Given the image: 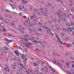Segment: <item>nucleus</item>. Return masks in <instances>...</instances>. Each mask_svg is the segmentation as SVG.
I'll return each instance as SVG.
<instances>
[{
    "label": "nucleus",
    "mask_w": 74,
    "mask_h": 74,
    "mask_svg": "<svg viewBox=\"0 0 74 74\" xmlns=\"http://www.w3.org/2000/svg\"><path fill=\"white\" fill-rule=\"evenodd\" d=\"M32 25H34L35 26H36V25H37V24H36V23H34V22H33V21H32Z\"/></svg>",
    "instance_id": "4468645a"
},
{
    "label": "nucleus",
    "mask_w": 74,
    "mask_h": 74,
    "mask_svg": "<svg viewBox=\"0 0 74 74\" xmlns=\"http://www.w3.org/2000/svg\"><path fill=\"white\" fill-rule=\"evenodd\" d=\"M66 25L67 26H68V27H69V24H66Z\"/></svg>",
    "instance_id": "69168bd1"
},
{
    "label": "nucleus",
    "mask_w": 74,
    "mask_h": 74,
    "mask_svg": "<svg viewBox=\"0 0 74 74\" xmlns=\"http://www.w3.org/2000/svg\"><path fill=\"white\" fill-rule=\"evenodd\" d=\"M17 48L18 49H22V48H21L20 47H17Z\"/></svg>",
    "instance_id": "473e14b6"
},
{
    "label": "nucleus",
    "mask_w": 74,
    "mask_h": 74,
    "mask_svg": "<svg viewBox=\"0 0 74 74\" xmlns=\"http://www.w3.org/2000/svg\"><path fill=\"white\" fill-rule=\"evenodd\" d=\"M41 70L42 71H44V69L43 68H42L41 69Z\"/></svg>",
    "instance_id": "603ef678"
},
{
    "label": "nucleus",
    "mask_w": 74,
    "mask_h": 74,
    "mask_svg": "<svg viewBox=\"0 0 74 74\" xmlns=\"http://www.w3.org/2000/svg\"><path fill=\"white\" fill-rule=\"evenodd\" d=\"M53 22H54V23H56V20L55 19H54L53 20Z\"/></svg>",
    "instance_id": "8fccbe9b"
},
{
    "label": "nucleus",
    "mask_w": 74,
    "mask_h": 74,
    "mask_svg": "<svg viewBox=\"0 0 74 74\" xmlns=\"http://www.w3.org/2000/svg\"><path fill=\"white\" fill-rule=\"evenodd\" d=\"M61 34L62 36H66V34H65L63 32H62Z\"/></svg>",
    "instance_id": "2eb2a0df"
},
{
    "label": "nucleus",
    "mask_w": 74,
    "mask_h": 74,
    "mask_svg": "<svg viewBox=\"0 0 74 74\" xmlns=\"http://www.w3.org/2000/svg\"><path fill=\"white\" fill-rule=\"evenodd\" d=\"M26 57H27V56H25L24 57V59H25V60H27V58H26Z\"/></svg>",
    "instance_id": "c85d7f7f"
},
{
    "label": "nucleus",
    "mask_w": 74,
    "mask_h": 74,
    "mask_svg": "<svg viewBox=\"0 0 74 74\" xmlns=\"http://www.w3.org/2000/svg\"><path fill=\"white\" fill-rule=\"evenodd\" d=\"M68 30L69 32H72V30L71 29V28H68Z\"/></svg>",
    "instance_id": "dca6fc26"
},
{
    "label": "nucleus",
    "mask_w": 74,
    "mask_h": 74,
    "mask_svg": "<svg viewBox=\"0 0 74 74\" xmlns=\"http://www.w3.org/2000/svg\"><path fill=\"white\" fill-rule=\"evenodd\" d=\"M25 73H28V71H25Z\"/></svg>",
    "instance_id": "052dcab7"
},
{
    "label": "nucleus",
    "mask_w": 74,
    "mask_h": 74,
    "mask_svg": "<svg viewBox=\"0 0 74 74\" xmlns=\"http://www.w3.org/2000/svg\"><path fill=\"white\" fill-rule=\"evenodd\" d=\"M5 25L3 23H1V27H4Z\"/></svg>",
    "instance_id": "9d476101"
},
{
    "label": "nucleus",
    "mask_w": 74,
    "mask_h": 74,
    "mask_svg": "<svg viewBox=\"0 0 74 74\" xmlns=\"http://www.w3.org/2000/svg\"><path fill=\"white\" fill-rule=\"evenodd\" d=\"M67 46L69 47H71V44L68 43L67 44Z\"/></svg>",
    "instance_id": "20e7f679"
},
{
    "label": "nucleus",
    "mask_w": 74,
    "mask_h": 74,
    "mask_svg": "<svg viewBox=\"0 0 74 74\" xmlns=\"http://www.w3.org/2000/svg\"><path fill=\"white\" fill-rule=\"evenodd\" d=\"M39 25H40V26H41V27H42V26H43V25H42V24L40 23H39Z\"/></svg>",
    "instance_id": "f704fd0d"
},
{
    "label": "nucleus",
    "mask_w": 74,
    "mask_h": 74,
    "mask_svg": "<svg viewBox=\"0 0 74 74\" xmlns=\"http://www.w3.org/2000/svg\"><path fill=\"white\" fill-rule=\"evenodd\" d=\"M42 28H43V29H48L47 27L46 26H45L43 27Z\"/></svg>",
    "instance_id": "bb28decb"
},
{
    "label": "nucleus",
    "mask_w": 74,
    "mask_h": 74,
    "mask_svg": "<svg viewBox=\"0 0 74 74\" xmlns=\"http://www.w3.org/2000/svg\"><path fill=\"white\" fill-rule=\"evenodd\" d=\"M35 74H37L38 73L36 71L35 72Z\"/></svg>",
    "instance_id": "774afa93"
},
{
    "label": "nucleus",
    "mask_w": 74,
    "mask_h": 74,
    "mask_svg": "<svg viewBox=\"0 0 74 74\" xmlns=\"http://www.w3.org/2000/svg\"><path fill=\"white\" fill-rule=\"evenodd\" d=\"M56 38H57V40H58V42L59 43V44H63V42L60 41V39L59 38V37H58V36L57 35H56Z\"/></svg>",
    "instance_id": "f257e3e1"
},
{
    "label": "nucleus",
    "mask_w": 74,
    "mask_h": 74,
    "mask_svg": "<svg viewBox=\"0 0 74 74\" xmlns=\"http://www.w3.org/2000/svg\"><path fill=\"white\" fill-rule=\"evenodd\" d=\"M66 12L68 13V14H69V10H67L66 11Z\"/></svg>",
    "instance_id": "6e6d98bb"
},
{
    "label": "nucleus",
    "mask_w": 74,
    "mask_h": 74,
    "mask_svg": "<svg viewBox=\"0 0 74 74\" xmlns=\"http://www.w3.org/2000/svg\"><path fill=\"white\" fill-rule=\"evenodd\" d=\"M13 42V40H10V42Z\"/></svg>",
    "instance_id": "13d9d810"
},
{
    "label": "nucleus",
    "mask_w": 74,
    "mask_h": 74,
    "mask_svg": "<svg viewBox=\"0 0 74 74\" xmlns=\"http://www.w3.org/2000/svg\"><path fill=\"white\" fill-rule=\"evenodd\" d=\"M71 26H73V25H74V23H73V22H72L71 24Z\"/></svg>",
    "instance_id": "e433bc0d"
},
{
    "label": "nucleus",
    "mask_w": 74,
    "mask_h": 74,
    "mask_svg": "<svg viewBox=\"0 0 74 74\" xmlns=\"http://www.w3.org/2000/svg\"><path fill=\"white\" fill-rule=\"evenodd\" d=\"M45 15H46V16H48V14L47 13H45Z\"/></svg>",
    "instance_id": "0e129e2a"
},
{
    "label": "nucleus",
    "mask_w": 74,
    "mask_h": 74,
    "mask_svg": "<svg viewBox=\"0 0 74 74\" xmlns=\"http://www.w3.org/2000/svg\"><path fill=\"white\" fill-rule=\"evenodd\" d=\"M62 31L64 32H67V31H66V29L65 28H64L62 29Z\"/></svg>",
    "instance_id": "f8f14e48"
},
{
    "label": "nucleus",
    "mask_w": 74,
    "mask_h": 74,
    "mask_svg": "<svg viewBox=\"0 0 74 74\" xmlns=\"http://www.w3.org/2000/svg\"><path fill=\"white\" fill-rule=\"evenodd\" d=\"M42 47H43V48H45V46L44 45V44H42L41 45Z\"/></svg>",
    "instance_id": "b1692460"
},
{
    "label": "nucleus",
    "mask_w": 74,
    "mask_h": 74,
    "mask_svg": "<svg viewBox=\"0 0 74 74\" xmlns=\"http://www.w3.org/2000/svg\"><path fill=\"white\" fill-rule=\"evenodd\" d=\"M65 40H68L69 39H68V38H65Z\"/></svg>",
    "instance_id": "338daca9"
},
{
    "label": "nucleus",
    "mask_w": 74,
    "mask_h": 74,
    "mask_svg": "<svg viewBox=\"0 0 74 74\" xmlns=\"http://www.w3.org/2000/svg\"><path fill=\"white\" fill-rule=\"evenodd\" d=\"M34 10H35V11H37L38 12V10H37V9L35 8H34Z\"/></svg>",
    "instance_id": "c756f323"
},
{
    "label": "nucleus",
    "mask_w": 74,
    "mask_h": 74,
    "mask_svg": "<svg viewBox=\"0 0 74 74\" xmlns=\"http://www.w3.org/2000/svg\"><path fill=\"white\" fill-rule=\"evenodd\" d=\"M32 19V17L31 16L29 17L28 19V20H30Z\"/></svg>",
    "instance_id": "a878e982"
},
{
    "label": "nucleus",
    "mask_w": 74,
    "mask_h": 74,
    "mask_svg": "<svg viewBox=\"0 0 74 74\" xmlns=\"http://www.w3.org/2000/svg\"><path fill=\"white\" fill-rule=\"evenodd\" d=\"M19 27H21V28H22V29H23V26H22L21 25H20L19 26Z\"/></svg>",
    "instance_id": "09e8293b"
},
{
    "label": "nucleus",
    "mask_w": 74,
    "mask_h": 74,
    "mask_svg": "<svg viewBox=\"0 0 74 74\" xmlns=\"http://www.w3.org/2000/svg\"><path fill=\"white\" fill-rule=\"evenodd\" d=\"M33 42H34L36 44H37V42L38 43V41L37 40H34L33 41Z\"/></svg>",
    "instance_id": "412c9836"
},
{
    "label": "nucleus",
    "mask_w": 74,
    "mask_h": 74,
    "mask_svg": "<svg viewBox=\"0 0 74 74\" xmlns=\"http://www.w3.org/2000/svg\"><path fill=\"white\" fill-rule=\"evenodd\" d=\"M29 39L30 40L32 41L33 42V40L32 39V38H30Z\"/></svg>",
    "instance_id": "3c124183"
},
{
    "label": "nucleus",
    "mask_w": 74,
    "mask_h": 74,
    "mask_svg": "<svg viewBox=\"0 0 74 74\" xmlns=\"http://www.w3.org/2000/svg\"><path fill=\"white\" fill-rule=\"evenodd\" d=\"M19 15H22V13H19Z\"/></svg>",
    "instance_id": "680f3d73"
},
{
    "label": "nucleus",
    "mask_w": 74,
    "mask_h": 74,
    "mask_svg": "<svg viewBox=\"0 0 74 74\" xmlns=\"http://www.w3.org/2000/svg\"><path fill=\"white\" fill-rule=\"evenodd\" d=\"M66 71L67 73H68V74H70V72H69V71Z\"/></svg>",
    "instance_id": "e2e57ef3"
},
{
    "label": "nucleus",
    "mask_w": 74,
    "mask_h": 74,
    "mask_svg": "<svg viewBox=\"0 0 74 74\" xmlns=\"http://www.w3.org/2000/svg\"><path fill=\"white\" fill-rule=\"evenodd\" d=\"M10 30H11L12 31V32H13V33H15V34H16V31H15V30H14V29H11Z\"/></svg>",
    "instance_id": "39448f33"
},
{
    "label": "nucleus",
    "mask_w": 74,
    "mask_h": 74,
    "mask_svg": "<svg viewBox=\"0 0 74 74\" xmlns=\"http://www.w3.org/2000/svg\"><path fill=\"white\" fill-rule=\"evenodd\" d=\"M15 53L16 55L17 56H19V53H17V51H15Z\"/></svg>",
    "instance_id": "9b49d317"
},
{
    "label": "nucleus",
    "mask_w": 74,
    "mask_h": 74,
    "mask_svg": "<svg viewBox=\"0 0 74 74\" xmlns=\"http://www.w3.org/2000/svg\"><path fill=\"white\" fill-rule=\"evenodd\" d=\"M34 66H38V65L36 63H34Z\"/></svg>",
    "instance_id": "cd10ccee"
},
{
    "label": "nucleus",
    "mask_w": 74,
    "mask_h": 74,
    "mask_svg": "<svg viewBox=\"0 0 74 74\" xmlns=\"http://www.w3.org/2000/svg\"><path fill=\"white\" fill-rule=\"evenodd\" d=\"M71 29L72 30H72H74V28L73 27H71Z\"/></svg>",
    "instance_id": "864d4df0"
},
{
    "label": "nucleus",
    "mask_w": 74,
    "mask_h": 74,
    "mask_svg": "<svg viewBox=\"0 0 74 74\" xmlns=\"http://www.w3.org/2000/svg\"><path fill=\"white\" fill-rule=\"evenodd\" d=\"M21 58L23 59V58H24V56H23V54H22V55L21 56Z\"/></svg>",
    "instance_id": "4be33fe9"
},
{
    "label": "nucleus",
    "mask_w": 74,
    "mask_h": 74,
    "mask_svg": "<svg viewBox=\"0 0 74 74\" xmlns=\"http://www.w3.org/2000/svg\"><path fill=\"white\" fill-rule=\"evenodd\" d=\"M42 9H41V8H39V11H42Z\"/></svg>",
    "instance_id": "a19ab883"
},
{
    "label": "nucleus",
    "mask_w": 74,
    "mask_h": 74,
    "mask_svg": "<svg viewBox=\"0 0 74 74\" xmlns=\"http://www.w3.org/2000/svg\"><path fill=\"white\" fill-rule=\"evenodd\" d=\"M44 10L46 12H48V10L47 8H44Z\"/></svg>",
    "instance_id": "6e6552de"
},
{
    "label": "nucleus",
    "mask_w": 74,
    "mask_h": 74,
    "mask_svg": "<svg viewBox=\"0 0 74 74\" xmlns=\"http://www.w3.org/2000/svg\"><path fill=\"white\" fill-rule=\"evenodd\" d=\"M43 42H44V43H45V44H47V42H46L45 41H43Z\"/></svg>",
    "instance_id": "37998d69"
},
{
    "label": "nucleus",
    "mask_w": 74,
    "mask_h": 74,
    "mask_svg": "<svg viewBox=\"0 0 74 74\" xmlns=\"http://www.w3.org/2000/svg\"><path fill=\"white\" fill-rule=\"evenodd\" d=\"M20 31L22 32V33H25V32H23V30H22V29H21L20 30Z\"/></svg>",
    "instance_id": "2f4dec72"
},
{
    "label": "nucleus",
    "mask_w": 74,
    "mask_h": 74,
    "mask_svg": "<svg viewBox=\"0 0 74 74\" xmlns=\"http://www.w3.org/2000/svg\"><path fill=\"white\" fill-rule=\"evenodd\" d=\"M12 8L13 9H15V6H14V5H13L12 6Z\"/></svg>",
    "instance_id": "ea45409f"
},
{
    "label": "nucleus",
    "mask_w": 74,
    "mask_h": 74,
    "mask_svg": "<svg viewBox=\"0 0 74 74\" xmlns=\"http://www.w3.org/2000/svg\"><path fill=\"white\" fill-rule=\"evenodd\" d=\"M38 31H40V32H41V31H42V29H40V28H39L38 29Z\"/></svg>",
    "instance_id": "4c0bfd02"
},
{
    "label": "nucleus",
    "mask_w": 74,
    "mask_h": 74,
    "mask_svg": "<svg viewBox=\"0 0 74 74\" xmlns=\"http://www.w3.org/2000/svg\"><path fill=\"white\" fill-rule=\"evenodd\" d=\"M59 19H60V20H62V18H61V17H60L59 16Z\"/></svg>",
    "instance_id": "a18cd8bd"
},
{
    "label": "nucleus",
    "mask_w": 74,
    "mask_h": 74,
    "mask_svg": "<svg viewBox=\"0 0 74 74\" xmlns=\"http://www.w3.org/2000/svg\"><path fill=\"white\" fill-rule=\"evenodd\" d=\"M8 36L10 37H11V36H12V34H9Z\"/></svg>",
    "instance_id": "c03bdc74"
},
{
    "label": "nucleus",
    "mask_w": 74,
    "mask_h": 74,
    "mask_svg": "<svg viewBox=\"0 0 74 74\" xmlns=\"http://www.w3.org/2000/svg\"><path fill=\"white\" fill-rule=\"evenodd\" d=\"M38 43L39 44H40V45H41L42 43V42L40 41H38Z\"/></svg>",
    "instance_id": "6ab92c4d"
},
{
    "label": "nucleus",
    "mask_w": 74,
    "mask_h": 74,
    "mask_svg": "<svg viewBox=\"0 0 74 74\" xmlns=\"http://www.w3.org/2000/svg\"><path fill=\"white\" fill-rule=\"evenodd\" d=\"M5 11H7V12H11V11H8V9L5 10Z\"/></svg>",
    "instance_id": "49530a36"
},
{
    "label": "nucleus",
    "mask_w": 74,
    "mask_h": 74,
    "mask_svg": "<svg viewBox=\"0 0 74 74\" xmlns=\"http://www.w3.org/2000/svg\"><path fill=\"white\" fill-rule=\"evenodd\" d=\"M70 58L71 59H72V60H74V58L73 57H70Z\"/></svg>",
    "instance_id": "5701e85b"
},
{
    "label": "nucleus",
    "mask_w": 74,
    "mask_h": 74,
    "mask_svg": "<svg viewBox=\"0 0 74 74\" xmlns=\"http://www.w3.org/2000/svg\"><path fill=\"white\" fill-rule=\"evenodd\" d=\"M44 38H45V39H47V36H44Z\"/></svg>",
    "instance_id": "7c9ffc66"
},
{
    "label": "nucleus",
    "mask_w": 74,
    "mask_h": 74,
    "mask_svg": "<svg viewBox=\"0 0 74 74\" xmlns=\"http://www.w3.org/2000/svg\"><path fill=\"white\" fill-rule=\"evenodd\" d=\"M3 32H5L7 30L6 29H5V28H3Z\"/></svg>",
    "instance_id": "393cba45"
},
{
    "label": "nucleus",
    "mask_w": 74,
    "mask_h": 74,
    "mask_svg": "<svg viewBox=\"0 0 74 74\" xmlns=\"http://www.w3.org/2000/svg\"><path fill=\"white\" fill-rule=\"evenodd\" d=\"M31 37L32 38L33 40H35V38H34L33 36H31Z\"/></svg>",
    "instance_id": "aec40b11"
},
{
    "label": "nucleus",
    "mask_w": 74,
    "mask_h": 74,
    "mask_svg": "<svg viewBox=\"0 0 74 74\" xmlns=\"http://www.w3.org/2000/svg\"><path fill=\"white\" fill-rule=\"evenodd\" d=\"M26 22L27 23H28V24H30L31 22V21L29 20H28L26 21Z\"/></svg>",
    "instance_id": "ddd939ff"
},
{
    "label": "nucleus",
    "mask_w": 74,
    "mask_h": 74,
    "mask_svg": "<svg viewBox=\"0 0 74 74\" xmlns=\"http://www.w3.org/2000/svg\"><path fill=\"white\" fill-rule=\"evenodd\" d=\"M66 16L67 17H68V18H70V15L69 14H67V15H66Z\"/></svg>",
    "instance_id": "79ce46f5"
},
{
    "label": "nucleus",
    "mask_w": 74,
    "mask_h": 74,
    "mask_svg": "<svg viewBox=\"0 0 74 74\" xmlns=\"http://www.w3.org/2000/svg\"><path fill=\"white\" fill-rule=\"evenodd\" d=\"M32 45V43H27L26 44V45L27 47H29V45Z\"/></svg>",
    "instance_id": "7ed1b4c3"
},
{
    "label": "nucleus",
    "mask_w": 74,
    "mask_h": 74,
    "mask_svg": "<svg viewBox=\"0 0 74 74\" xmlns=\"http://www.w3.org/2000/svg\"><path fill=\"white\" fill-rule=\"evenodd\" d=\"M0 51L1 53H3L4 52V48H1L0 50Z\"/></svg>",
    "instance_id": "f03ea898"
},
{
    "label": "nucleus",
    "mask_w": 74,
    "mask_h": 74,
    "mask_svg": "<svg viewBox=\"0 0 74 74\" xmlns=\"http://www.w3.org/2000/svg\"><path fill=\"white\" fill-rule=\"evenodd\" d=\"M34 30H35V31H36V32H37L38 31V29H37L36 28H34Z\"/></svg>",
    "instance_id": "f3484780"
},
{
    "label": "nucleus",
    "mask_w": 74,
    "mask_h": 74,
    "mask_svg": "<svg viewBox=\"0 0 74 74\" xmlns=\"http://www.w3.org/2000/svg\"><path fill=\"white\" fill-rule=\"evenodd\" d=\"M8 38H5V40L6 41H8Z\"/></svg>",
    "instance_id": "de8ad7c7"
},
{
    "label": "nucleus",
    "mask_w": 74,
    "mask_h": 74,
    "mask_svg": "<svg viewBox=\"0 0 74 74\" xmlns=\"http://www.w3.org/2000/svg\"><path fill=\"white\" fill-rule=\"evenodd\" d=\"M21 43H22L23 44H25V43H26V42L22 40H21Z\"/></svg>",
    "instance_id": "a211bd4d"
},
{
    "label": "nucleus",
    "mask_w": 74,
    "mask_h": 74,
    "mask_svg": "<svg viewBox=\"0 0 74 74\" xmlns=\"http://www.w3.org/2000/svg\"><path fill=\"white\" fill-rule=\"evenodd\" d=\"M48 29H47V33H49V32H51V30H49V28H48Z\"/></svg>",
    "instance_id": "1a4fd4ad"
},
{
    "label": "nucleus",
    "mask_w": 74,
    "mask_h": 74,
    "mask_svg": "<svg viewBox=\"0 0 74 74\" xmlns=\"http://www.w3.org/2000/svg\"><path fill=\"white\" fill-rule=\"evenodd\" d=\"M63 15H64V16H66V15L65 14V13H63Z\"/></svg>",
    "instance_id": "5fc2aeb1"
},
{
    "label": "nucleus",
    "mask_w": 74,
    "mask_h": 74,
    "mask_svg": "<svg viewBox=\"0 0 74 74\" xmlns=\"http://www.w3.org/2000/svg\"><path fill=\"white\" fill-rule=\"evenodd\" d=\"M22 1L23 2V3H22V4H23V5L27 3V2H25L24 0H23Z\"/></svg>",
    "instance_id": "423d86ee"
},
{
    "label": "nucleus",
    "mask_w": 74,
    "mask_h": 74,
    "mask_svg": "<svg viewBox=\"0 0 74 74\" xmlns=\"http://www.w3.org/2000/svg\"><path fill=\"white\" fill-rule=\"evenodd\" d=\"M52 55H56V54L54 52H53L52 53Z\"/></svg>",
    "instance_id": "72a5a7b5"
},
{
    "label": "nucleus",
    "mask_w": 74,
    "mask_h": 74,
    "mask_svg": "<svg viewBox=\"0 0 74 74\" xmlns=\"http://www.w3.org/2000/svg\"><path fill=\"white\" fill-rule=\"evenodd\" d=\"M57 30H59H59H60V29H61V28H59V27H57Z\"/></svg>",
    "instance_id": "c9c22d12"
},
{
    "label": "nucleus",
    "mask_w": 74,
    "mask_h": 74,
    "mask_svg": "<svg viewBox=\"0 0 74 74\" xmlns=\"http://www.w3.org/2000/svg\"><path fill=\"white\" fill-rule=\"evenodd\" d=\"M28 29L30 31H32V29H31L29 28V27L28 28Z\"/></svg>",
    "instance_id": "bf43d9fd"
},
{
    "label": "nucleus",
    "mask_w": 74,
    "mask_h": 74,
    "mask_svg": "<svg viewBox=\"0 0 74 74\" xmlns=\"http://www.w3.org/2000/svg\"><path fill=\"white\" fill-rule=\"evenodd\" d=\"M22 23H23V24H24V25H26V23H25V22L23 21H22Z\"/></svg>",
    "instance_id": "58836bf2"
},
{
    "label": "nucleus",
    "mask_w": 74,
    "mask_h": 74,
    "mask_svg": "<svg viewBox=\"0 0 74 74\" xmlns=\"http://www.w3.org/2000/svg\"><path fill=\"white\" fill-rule=\"evenodd\" d=\"M56 13H55V14H56V15H57L58 16H59V15H60L59 14V12H56Z\"/></svg>",
    "instance_id": "0eeeda50"
},
{
    "label": "nucleus",
    "mask_w": 74,
    "mask_h": 74,
    "mask_svg": "<svg viewBox=\"0 0 74 74\" xmlns=\"http://www.w3.org/2000/svg\"><path fill=\"white\" fill-rule=\"evenodd\" d=\"M7 42H8V43H10V40H8V41H7Z\"/></svg>",
    "instance_id": "4d7b16f0"
}]
</instances>
